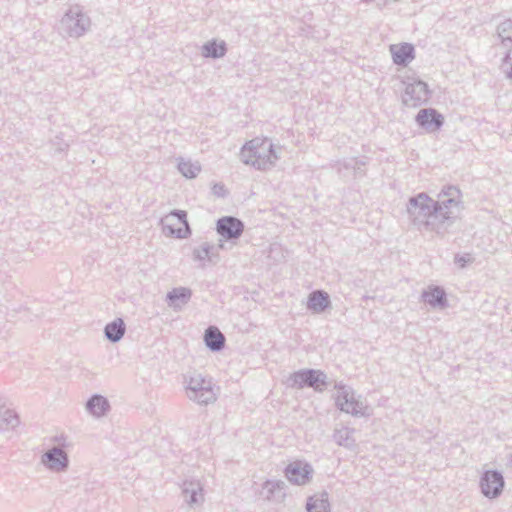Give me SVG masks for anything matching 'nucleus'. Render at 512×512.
Listing matches in <instances>:
<instances>
[{"label":"nucleus","instance_id":"f257e3e1","mask_svg":"<svg viewBox=\"0 0 512 512\" xmlns=\"http://www.w3.org/2000/svg\"><path fill=\"white\" fill-rule=\"evenodd\" d=\"M241 158L245 164L264 167L276 158L273 144L266 138H255L247 142L241 149Z\"/></svg>","mask_w":512,"mask_h":512},{"label":"nucleus","instance_id":"f03ea898","mask_svg":"<svg viewBox=\"0 0 512 512\" xmlns=\"http://www.w3.org/2000/svg\"><path fill=\"white\" fill-rule=\"evenodd\" d=\"M163 225L171 235H175L177 237L185 236L189 229L186 220V213L184 211L166 215L163 219Z\"/></svg>","mask_w":512,"mask_h":512},{"label":"nucleus","instance_id":"7ed1b4c3","mask_svg":"<svg viewBox=\"0 0 512 512\" xmlns=\"http://www.w3.org/2000/svg\"><path fill=\"white\" fill-rule=\"evenodd\" d=\"M480 486L485 496L494 498L501 493L504 487V481L499 473L495 471H487L481 480Z\"/></svg>","mask_w":512,"mask_h":512},{"label":"nucleus","instance_id":"20e7f679","mask_svg":"<svg viewBox=\"0 0 512 512\" xmlns=\"http://www.w3.org/2000/svg\"><path fill=\"white\" fill-rule=\"evenodd\" d=\"M217 231L224 238H237L243 231V224L236 218L223 217L217 223Z\"/></svg>","mask_w":512,"mask_h":512},{"label":"nucleus","instance_id":"39448f33","mask_svg":"<svg viewBox=\"0 0 512 512\" xmlns=\"http://www.w3.org/2000/svg\"><path fill=\"white\" fill-rule=\"evenodd\" d=\"M286 476L289 481L295 484H305L310 478V469L307 465L295 462L287 467Z\"/></svg>","mask_w":512,"mask_h":512},{"label":"nucleus","instance_id":"423d86ee","mask_svg":"<svg viewBox=\"0 0 512 512\" xmlns=\"http://www.w3.org/2000/svg\"><path fill=\"white\" fill-rule=\"evenodd\" d=\"M413 47L410 44L402 43L391 45L390 52L396 64H406L414 58Z\"/></svg>","mask_w":512,"mask_h":512},{"label":"nucleus","instance_id":"0eeeda50","mask_svg":"<svg viewBox=\"0 0 512 512\" xmlns=\"http://www.w3.org/2000/svg\"><path fill=\"white\" fill-rule=\"evenodd\" d=\"M417 122L421 126L439 128L442 124V118L436 111L424 109L418 113Z\"/></svg>","mask_w":512,"mask_h":512},{"label":"nucleus","instance_id":"6e6552de","mask_svg":"<svg viewBox=\"0 0 512 512\" xmlns=\"http://www.w3.org/2000/svg\"><path fill=\"white\" fill-rule=\"evenodd\" d=\"M205 343L213 350H219L224 345V336L216 327H209L205 332Z\"/></svg>","mask_w":512,"mask_h":512},{"label":"nucleus","instance_id":"1a4fd4ad","mask_svg":"<svg viewBox=\"0 0 512 512\" xmlns=\"http://www.w3.org/2000/svg\"><path fill=\"white\" fill-rule=\"evenodd\" d=\"M45 462L52 469H61L66 466L67 458L62 450L54 449L46 454Z\"/></svg>","mask_w":512,"mask_h":512},{"label":"nucleus","instance_id":"9d476101","mask_svg":"<svg viewBox=\"0 0 512 512\" xmlns=\"http://www.w3.org/2000/svg\"><path fill=\"white\" fill-rule=\"evenodd\" d=\"M328 304V296L322 292L312 293L308 301V307L315 312L323 311Z\"/></svg>","mask_w":512,"mask_h":512},{"label":"nucleus","instance_id":"9b49d317","mask_svg":"<svg viewBox=\"0 0 512 512\" xmlns=\"http://www.w3.org/2000/svg\"><path fill=\"white\" fill-rule=\"evenodd\" d=\"M125 327L121 319L108 324L105 328L106 336L112 341H118L124 334Z\"/></svg>","mask_w":512,"mask_h":512},{"label":"nucleus","instance_id":"f8f14e48","mask_svg":"<svg viewBox=\"0 0 512 512\" xmlns=\"http://www.w3.org/2000/svg\"><path fill=\"white\" fill-rule=\"evenodd\" d=\"M88 409L90 410V412L96 416H101L105 413V411L107 410L108 408V403L106 401L105 398L103 397H100V396H95L93 397L89 402H88Z\"/></svg>","mask_w":512,"mask_h":512},{"label":"nucleus","instance_id":"ddd939ff","mask_svg":"<svg viewBox=\"0 0 512 512\" xmlns=\"http://www.w3.org/2000/svg\"><path fill=\"white\" fill-rule=\"evenodd\" d=\"M308 512H327L328 501L324 496L311 497L307 504Z\"/></svg>","mask_w":512,"mask_h":512},{"label":"nucleus","instance_id":"4468645a","mask_svg":"<svg viewBox=\"0 0 512 512\" xmlns=\"http://www.w3.org/2000/svg\"><path fill=\"white\" fill-rule=\"evenodd\" d=\"M424 299L427 303H429L431 305L439 304L444 299V292L437 287L429 288L424 293Z\"/></svg>","mask_w":512,"mask_h":512},{"label":"nucleus","instance_id":"2eb2a0df","mask_svg":"<svg viewBox=\"0 0 512 512\" xmlns=\"http://www.w3.org/2000/svg\"><path fill=\"white\" fill-rule=\"evenodd\" d=\"M406 91L409 94H413L414 92H417V94H418L416 96L417 100L426 99L427 94H428L427 85L421 81L411 84L410 86L407 87Z\"/></svg>","mask_w":512,"mask_h":512},{"label":"nucleus","instance_id":"dca6fc26","mask_svg":"<svg viewBox=\"0 0 512 512\" xmlns=\"http://www.w3.org/2000/svg\"><path fill=\"white\" fill-rule=\"evenodd\" d=\"M205 55L211 57H220L225 53V47L223 44L212 42L204 47Z\"/></svg>","mask_w":512,"mask_h":512},{"label":"nucleus","instance_id":"f3484780","mask_svg":"<svg viewBox=\"0 0 512 512\" xmlns=\"http://www.w3.org/2000/svg\"><path fill=\"white\" fill-rule=\"evenodd\" d=\"M305 381L309 386L316 389H320L324 385L323 375L314 371H310L306 374Z\"/></svg>","mask_w":512,"mask_h":512},{"label":"nucleus","instance_id":"a211bd4d","mask_svg":"<svg viewBox=\"0 0 512 512\" xmlns=\"http://www.w3.org/2000/svg\"><path fill=\"white\" fill-rule=\"evenodd\" d=\"M180 170L182 171V173L186 176V177H194L195 176V170L196 168L192 167L191 165L189 164H182L180 166Z\"/></svg>","mask_w":512,"mask_h":512},{"label":"nucleus","instance_id":"6ab92c4d","mask_svg":"<svg viewBox=\"0 0 512 512\" xmlns=\"http://www.w3.org/2000/svg\"><path fill=\"white\" fill-rule=\"evenodd\" d=\"M338 404L340 408L346 412H354L355 411V404L353 402H349L346 400L345 403H342L341 400H338Z\"/></svg>","mask_w":512,"mask_h":512},{"label":"nucleus","instance_id":"aec40b11","mask_svg":"<svg viewBox=\"0 0 512 512\" xmlns=\"http://www.w3.org/2000/svg\"><path fill=\"white\" fill-rule=\"evenodd\" d=\"M507 64L510 66V77H512V53L507 57Z\"/></svg>","mask_w":512,"mask_h":512}]
</instances>
